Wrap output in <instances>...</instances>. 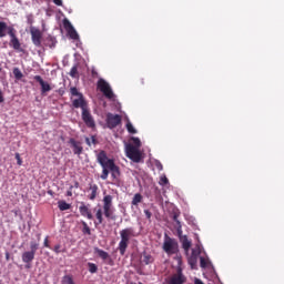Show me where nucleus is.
<instances>
[{"label": "nucleus", "mask_w": 284, "mask_h": 284, "mask_svg": "<svg viewBox=\"0 0 284 284\" xmlns=\"http://www.w3.org/2000/svg\"><path fill=\"white\" fill-rule=\"evenodd\" d=\"M97 161L102 168V173L100 179L106 181L111 172V178L113 182H118L121 176L120 168L115 164L113 159H109L105 151H100L97 155Z\"/></svg>", "instance_id": "f257e3e1"}, {"label": "nucleus", "mask_w": 284, "mask_h": 284, "mask_svg": "<svg viewBox=\"0 0 284 284\" xmlns=\"http://www.w3.org/2000/svg\"><path fill=\"white\" fill-rule=\"evenodd\" d=\"M120 242L118 244V251L121 256H124L126 253V250L129 247L131 239L135 237V232L133 227H125L122 229L120 232Z\"/></svg>", "instance_id": "f03ea898"}, {"label": "nucleus", "mask_w": 284, "mask_h": 284, "mask_svg": "<svg viewBox=\"0 0 284 284\" xmlns=\"http://www.w3.org/2000/svg\"><path fill=\"white\" fill-rule=\"evenodd\" d=\"M102 210H103V215L106 220L110 221H116V215L114 214V207H113V196L108 194L104 195L102 199Z\"/></svg>", "instance_id": "7ed1b4c3"}, {"label": "nucleus", "mask_w": 284, "mask_h": 284, "mask_svg": "<svg viewBox=\"0 0 284 284\" xmlns=\"http://www.w3.org/2000/svg\"><path fill=\"white\" fill-rule=\"evenodd\" d=\"M162 250L169 256L175 255L180 251L179 242L175 239H172L171 236L165 234L164 235V241H163V244H162Z\"/></svg>", "instance_id": "20e7f679"}, {"label": "nucleus", "mask_w": 284, "mask_h": 284, "mask_svg": "<svg viewBox=\"0 0 284 284\" xmlns=\"http://www.w3.org/2000/svg\"><path fill=\"white\" fill-rule=\"evenodd\" d=\"M71 101H73V108H80L81 112L88 109L84 97L77 87L71 88Z\"/></svg>", "instance_id": "39448f33"}, {"label": "nucleus", "mask_w": 284, "mask_h": 284, "mask_svg": "<svg viewBox=\"0 0 284 284\" xmlns=\"http://www.w3.org/2000/svg\"><path fill=\"white\" fill-rule=\"evenodd\" d=\"M125 155L133 163H141L143 160L140 149L135 148L133 144L125 145Z\"/></svg>", "instance_id": "423d86ee"}, {"label": "nucleus", "mask_w": 284, "mask_h": 284, "mask_svg": "<svg viewBox=\"0 0 284 284\" xmlns=\"http://www.w3.org/2000/svg\"><path fill=\"white\" fill-rule=\"evenodd\" d=\"M97 88L102 92L105 99H114L113 90L111 89L110 84L104 79H99L97 82Z\"/></svg>", "instance_id": "0eeeda50"}, {"label": "nucleus", "mask_w": 284, "mask_h": 284, "mask_svg": "<svg viewBox=\"0 0 284 284\" xmlns=\"http://www.w3.org/2000/svg\"><path fill=\"white\" fill-rule=\"evenodd\" d=\"M122 123V116L120 114L106 113L105 124L109 130L116 129Z\"/></svg>", "instance_id": "6e6552de"}, {"label": "nucleus", "mask_w": 284, "mask_h": 284, "mask_svg": "<svg viewBox=\"0 0 284 284\" xmlns=\"http://www.w3.org/2000/svg\"><path fill=\"white\" fill-rule=\"evenodd\" d=\"M81 120L88 129H95V120L89 109L81 112Z\"/></svg>", "instance_id": "1a4fd4ad"}, {"label": "nucleus", "mask_w": 284, "mask_h": 284, "mask_svg": "<svg viewBox=\"0 0 284 284\" xmlns=\"http://www.w3.org/2000/svg\"><path fill=\"white\" fill-rule=\"evenodd\" d=\"M62 26H64V30H67V33L69 34V37L71 39H73V40L79 39V34H78L77 30L74 29V27L68 19L62 20Z\"/></svg>", "instance_id": "9d476101"}, {"label": "nucleus", "mask_w": 284, "mask_h": 284, "mask_svg": "<svg viewBox=\"0 0 284 284\" xmlns=\"http://www.w3.org/2000/svg\"><path fill=\"white\" fill-rule=\"evenodd\" d=\"M31 41L36 48H41L42 32L34 27H31Z\"/></svg>", "instance_id": "9b49d317"}, {"label": "nucleus", "mask_w": 284, "mask_h": 284, "mask_svg": "<svg viewBox=\"0 0 284 284\" xmlns=\"http://www.w3.org/2000/svg\"><path fill=\"white\" fill-rule=\"evenodd\" d=\"M16 33H17L16 29H9V37H11V40L9 41V45H11V48L13 50L21 51V43H20L19 39L17 38Z\"/></svg>", "instance_id": "f8f14e48"}, {"label": "nucleus", "mask_w": 284, "mask_h": 284, "mask_svg": "<svg viewBox=\"0 0 284 284\" xmlns=\"http://www.w3.org/2000/svg\"><path fill=\"white\" fill-rule=\"evenodd\" d=\"M69 145H71V149H73V154L80 156L83 153V146L80 141L71 138L69 139Z\"/></svg>", "instance_id": "ddd939ff"}, {"label": "nucleus", "mask_w": 284, "mask_h": 284, "mask_svg": "<svg viewBox=\"0 0 284 284\" xmlns=\"http://www.w3.org/2000/svg\"><path fill=\"white\" fill-rule=\"evenodd\" d=\"M180 242L182 244V248L185 253H189L192 247V242L189 240L187 235L182 236V230H178Z\"/></svg>", "instance_id": "4468645a"}, {"label": "nucleus", "mask_w": 284, "mask_h": 284, "mask_svg": "<svg viewBox=\"0 0 284 284\" xmlns=\"http://www.w3.org/2000/svg\"><path fill=\"white\" fill-rule=\"evenodd\" d=\"M186 282V277L183 275L182 270H178V274H174L169 280L168 284H184Z\"/></svg>", "instance_id": "2eb2a0df"}, {"label": "nucleus", "mask_w": 284, "mask_h": 284, "mask_svg": "<svg viewBox=\"0 0 284 284\" xmlns=\"http://www.w3.org/2000/svg\"><path fill=\"white\" fill-rule=\"evenodd\" d=\"M34 79L36 81H38V83H40V92L42 97H44L47 92H51V85L47 81H44L40 75H36Z\"/></svg>", "instance_id": "dca6fc26"}, {"label": "nucleus", "mask_w": 284, "mask_h": 284, "mask_svg": "<svg viewBox=\"0 0 284 284\" xmlns=\"http://www.w3.org/2000/svg\"><path fill=\"white\" fill-rule=\"evenodd\" d=\"M80 215L87 217L88 220H93L91 210L84 203L80 205Z\"/></svg>", "instance_id": "f3484780"}, {"label": "nucleus", "mask_w": 284, "mask_h": 284, "mask_svg": "<svg viewBox=\"0 0 284 284\" xmlns=\"http://www.w3.org/2000/svg\"><path fill=\"white\" fill-rule=\"evenodd\" d=\"M36 253L32 251H27L22 253V262L24 264H31L34 261Z\"/></svg>", "instance_id": "a211bd4d"}, {"label": "nucleus", "mask_w": 284, "mask_h": 284, "mask_svg": "<svg viewBox=\"0 0 284 284\" xmlns=\"http://www.w3.org/2000/svg\"><path fill=\"white\" fill-rule=\"evenodd\" d=\"M10 29H14L13 27H9L6 22L0 21V39H3L7 34L10 36Z\"/></svg>", "instance_id": "6ab92c4d"}, {"label": "nucleus", "mask_w": 284, "mask_h": 284, "mask_svg": "<svg viewBox=\"0 0 284 284\" xmlns=\"http://www.w3.org/2000/svg\"><path fill=\"white\" fill-rule=\"evenodd\" d=\"M94 253H95L97 256H98L99 258H101L102 261H106V260L110 258V254H109L106 251L102 250V248L95 247V248H94Z\"/></svg>", "instance_id": "aec40b11"}, {"label": "nucleus", "mask_w": 284, "mask_h": 284, "mask_svg": "<svg viewBox=\"0 0 284 284\" xmlns=\"http://www.w3.org/2000/svg\"><path fill=\"white\" fill-rule=\"evenodd\" d=\"M89 190L91 191V193L88 195V199L90 201H94L98 196L99 186L97 184H92L90 185Z\"/></svg>", "instance_id": "412c9836"}, {"label": "nucleus", "mask_w": 284, "mask_h": 284, "mask_svg": "<svg viewBox=\"0 0 284 284\" xmlns=\"http://www.w3.org/2000/svg\"><path fill=\"white\" fill-rule=\"evenodd\" d=\"M142 263L144 265L153 264L154 263V257L151 254H149L148 252H143L142 253Z\"/></svg>", "instance_id": "4be33fe9"}, {"label": "nucleus", "mask_w": 284, "mask_h": 284, "mask_svg": "<svg viewBox=\"0 0 284 284\" xmlns=\"http://www.w3.org/2000/svg\"><path fill=\"white\" fill-rule=\"evenodd\" d=\"M72 205L70 203H67L64 200L58 201V209H60V212H65L71 210Z\"/></svg>", "instance_id": "5701e85b"}, {"label": "nucleus", "mask_w": 284, "mask_h": 284, "mask_svg": "<svg viewBox=\"0 0 284 284\" xmlns=\"http://www.w3.org/2000/svg\"><path fill=\"white\" fill-rule=\"evenodd\" d=\"M187 264L190 265L191 270H196L197 257L195 255H190L187 257Z\"/></svg>", "instance_id": "b1692460"}, {"label": "nucleus", "mask_w": 284, "mask_h": 284, "mask_svg": "<svg viewBox=\"0 0 284 284\" xmlns=\"http://www.w3.org/2000/svg\"><path fill=\"white\" fill-rule=\"evenodd\" d=\"M142 201H143L142 194L141 193H135L132 201H131V204L133 206H138L140 203H142Z\"/></svg>", "instance_id": "393cba45"}, {"label": "nucleus", "mask_w": 284, "mask_h": 284, "mask_svg": "<svg viewBox=\"0 0 284 284\" xmlns=\"http://www.w3.org/2000/svg\"><path fill=\"white\" fill-rule=\"evenodd\" d=\"M95 219L98 221V223H94L95 225H101L103 224V212L102 209H98L95 212Z\"/></svg>", "instance_id": "a878e982"}, {"label": "nucleus", "mask_w": 284, "mask_h": 284, "mask_svg": "<svg viewBox=\"0 0 284 284\" xmlns=\"http://www.w3.org/2000/svg\"><path fill=\"white\" fill-rule=\"evenodd\" d=\"M81 225H82V234L91 236V229L88 225V223L85 221H82Z\"/></svg>", "instance_id": "bb28decb"}, {"label": "nucleus", "mask_w": 284, "mask_h": 284, "mask_svg": "<svg viewBox=\"0 0 284 284\" xmlns=\"http://www.w3.org/2000/svg\"><path fill=\"white\" fill-rule=\"evenodd\" d=\"M87 266H88V271L90 274H95L98 273V265L95 263H92V262H88L87 263Z\"/></svg>", "instance_id": "cd10ccee"}, {"label": "nucleus", "mask_w": 284, "mask_h": 284, "mask_svg": "<svg viewBox=\"0 0 284 284\" xmlns=\"http://www.w3.org/2000/svg\"><path fill=\"white\" fill-rule=\"evenodd\" d=\"M125 128H126V131H128L129 134H136L138 133L136 129L133 126V124L131 122H128L125 124Z\"/></svg>", "instance_id": "c85d7f7f"}, {"label": "nucleus", "mask_w": 284, "mask_h": 284, "mask_svg": "<svg viewBox=\"0 0 284 284\" xmlns=\"http://www.w3.org/2000/svg\"><path fill=\"white\" fill-rule=\"evenodd\" d=\"M62 284H74V280L71 275L62 276Z\"/></svg>", "instance_id": "c756f323"}, {"label": "nucleus", "mask_w": 284, "mask_h": 284, "mask_svg": "<svg viewBox=\"0 0 284 284\" xmlns=\"http://www.w3.org/2000/svg\"><path fill=\"white\" fill-rule=\"evenodd\" d=\"M131 141L133 143V148L140 150V148L142 146L141 140L139 138H131Z\"/></svg>", "instance_id": "7c9ffc66"}, {"label": "nucleus", "mask_w": 284, "mask_h": 284, "mask_svg": "<svg viewBox=\"0 0 284 284\" xmlns=\"http://www.w3.org/2000/svg\"><path fill=\"white\" fill-rule=\"evenodd\" d=\"M30 248H31L30 252H33V253L37 254V251L39 250V243H38V242H34V241H31V243H30Z\"/></svg>", "instance_id": "2f4dec72"}, {"label": "nucleus", "mask_w": 284, "mask_h": 284, "mask_svg": "<svg viewBox=\"0 0 284 284\" xmlns=\"http://www.w3.org/2000/svg\"><path fill=\"white\" fill-rule=\"evenodd\" d=\"M169 183H170V182H169V179H168L165 175H163V176L160 178L159 185L165 186V185H168Z\"/></svg>", "instance_id": "473e14b6"}, {"label": "nucleus", "mask_w": 284, "mask_h": 284, "mask_svg": "<svg viewBox=\"0 0 284 284\" xmlns=\"http://www.w3.org/2000/svg\"><path fill=\"white\" fill-rule=\"evenodd\" d=\"M200 266H201V268H206L207 267V261L203 256L200 257Z\"/></svg>", "instance_id": "72a5a7b5"}, {"label": "nucleus", "mask_w": 284, "mask_h": 284, "mask_svg": "<svg viewBox=\"0 0 284 284\" xmlns=\"http://www.w3.org/2000/svg\"><path fill=\"white\" fill-rule=\"evenodd\" d=\"M144 215L146 217L148 221H151L152 219V212L150 210H144Z\"/></svg>", "instance_id": "f704fd0d"}, {"label": "nucleus", "mask_w": 284, "mask_h": 284, "mask_svg": "<svg viewBox=\"0 0 284 284\" xmlns=\"http://www.w3.org/2000/svg\"><path fill=\"white\" fill-rule=\"evenodd\" d=\"M53 252L55 254H60L62 251H61V244H55V246H53Z\"/></svg>", "instance_id": "c9c22d12"}, {"label": "nucleus", "mask_w": 284, "mask_h": 284, "mask_svg": "<svg viewBox=\"0 0 284 284\" xmlns=\"http://www.w3.org/2000/svg\"><path fill=\"white\" fill-rule=\"evenodd\" d=\"M200 254H201L200 248H197V250L193 248L191 256H194V255H195V258H197Z\"/></svg>", "instance_id": "e433bc0d"}, {"label": "nucleus", "mask_w": 284, "mask_h": 284, "mask_svg": "<svg viewBox=\"0 0 284 284\" xmlns=\"http://www.w3.org/2000/svg\"><path fill=\"white\" fill-rule=\"evenodd\" d=\"M16 161H18V165L21 166L22 165V160L19 153H16Z\"/></svg>", "instance_id": "4c0bfd02"}, {"label": "nucleus", "mask_w": 284, "mask_h": 284, "mask_svg": "<svg viewBox=\"0 0 284 284\" xmlns=\"http://www.w3.org/2000/svg\"><path fill=\"white\" fill-rule=\"evenodd\" d=\"M73 187H74L73 185H71V187H69V191H67V197L73 196V192H72Z\"/></svg>", "instance_id": "58836bf2"}, {"label": "nucleus", "mask_w": 284, "mask_h": 284, "mask_svg": "<svg viewBox=\"0 0 284 284\" xmlns=\"http://www.w3.org/2000/svg\"><path fill=\"white\" fill-rule=\"evenodd\" d=\"M16 75V79L19 81L20 79H22L23 73L22 72H16L13 73Z\"/></svg>", "instance_id": "ea45409f"}, {"label": "nucleus", "mask_w": 284, "mask_h": 284, "mask_svg": "<svg viewBox=\"0 0 284 284\" xmlns=\"http://www.w3.org/2000/svg\"><path fill=\"white\" fill-rule=\"evenodd\" d=\"M53 3H55V6H58V7H62L63 6V1L62 0H53Z\"/></svg>", "instance_id": "a19ab883"}, {"label": "nucleus", "mask_w": 284, "mask_h": 284, "mask_svg": "<svg viewBox=\"0 0 284 284\" xmlns=\"http://www.w3.org/2000/svg\"><path fill=\"white\" fill-rule=\"evenodd\" d=\"M44 247L50 248L49 236L44 237Z\"/></svg>", "instance_id": "79ce46f5"}, {"label": "nucleus", "mask_w": 284, "mask_h": 284, "mask_svg": "<svg viewBox=\"0 0 284 284\" xmlns=\"http://www.w3.org/2000/svg\"><path fill=\"white\" fill-rule=\"evenodd\" d=\"M0 103H4V95L1 89H0Z\"/></svg>", "instance_id": "37998d69"}, {"label": "nucleus", "mask_w": 284, "mask_h": 284, "mask_svg": "<svg viewBox=\"0 0 284 284\" xmlns=\"http://www.w3.org/2000/svg\"><path fill=\"white\" fill-rule=\"evenodd\" d=\"M173 221H174L179 226H181V222L178 220V215H174V216H173Z\"/></svg>", "instance_id": "c03bdc74"}, {"label": "nucleus", "mask_w": 284, "mask_h": 284, "mask_svg": "<svg viewBox=\"0 0 284 284\" xmlns=\"http://www.w3.org/2000/svg\"><path fill=\"white\" fill-rule=\"evenodd\" d=\"M194 284H205L202 280L200 278H195L194 280Z\"/></svg>", "instance_id": "a18cd8bd"}, {"label": "nucleus", "mask_w": 284, "mask_h": 284, "mask_svg": "<svg viewBox=\"0 0 284 284\" xmlns=\"http://www.w3.org/2000/svg\"><path fill=\"white\" fill-rule=\"evenodd\" d=\"M91 144H93V145L97 144V139H95V136H91Z\"/></svg>", "instance_id": "49530a36"}, {"label": "nucleus", "mask_w": 284, "mask_h": 284, "mask_svg": "<svg viewBox=\"0 0 284 284\" xmlns=\"http://www.w3.org/2000/svg\"><path fill=\"white\" fill-rule=\"evenodd\" d=\"M85 144H87L88 146H91V140H90V138H85Z\"/></svg>", "instance_id": "de8ad7c7"}, {"label": "nucleus", "mask_w": 284, "mask_h": 284, "mask_svg": "<svg viewBox=\"0 0 284 284\" xmlns=\"http://www.w3.org/2000/svg\"><path fill=\"white\" fill-rule=\"evenodd\" d=\"M71 72H78V68L77 67L71 68Z\"/></svg>", "instance_id": "09e8293b"}, {"label": "nucleus", "mask_w": 284, "mask_h": 284, "mask_svg": "<svg viewBox=\"0 0 284 284\" xmlns=\"http://www.w3.org/2000/svg\"><path fill=\"white\" fill-rule=\"evenodd\" d=\"M69 74H71V77L75 78L77 74H78V72H71V73H69Z\"/></svg>", "instance_id": "8fccbe9b"}, {"label": "nucleus", "mask_w": 284, "mask_h": 284, "mask_svg": "<svg viewBox=\"0 0 284 284\" xmlns=\"http://www.w3.org/2000/svg\"><path fill=\"white\" fill-rule=\"evenodd\" d=\"M79 186H80L79 182H75V184L73 185V187L75 189H79Z\"/></svg>", "instance_id": "3c124183"}, {"label": "nucleus", "mask_w": 284, "mask_h": 284, "mask_svg": "<svg viewBox=\"0 0 284 284\" xmlns=\"http://www.w3.org/2000/svg\"><path fill=\"white\" fill-rule=\"evenodd\" d=\"M26 267L27 270L31 268V263H27Z\"/></svg>", "instance_id": "603ef678"}, {"label": "nucleus", "mask_w": 284, "mask_h": 284, "mask_svg": "<svg viewBox=\"0 0 284 284\" xmlns=\"http://www.w3.org/2000/svg\"><path fill=\"white\" fill-rule=\"evenodd\" d=\"M41 240V234H38V242H40Z\"/></svg>", "instance_id": "864d4df0"}, {"label": "nucleus", "mask_w": 284, "mask_h": 284, "mask_svg": "<svg viewBox=\"0 0 284 284\" xmlns=\"http://www.w3.org/2000/svg\"><path fill=\"white\" fill-rule=\"evenodd\" d=\"M6 256H7V261H9L10 254H9V253H7V254H6Z\"/></svg>", "instance_id": "5fc2aeb1"}, {"label": "nucleus", "mask_w": 284, "mask_h": 284, "mask_svg": "<svg viewBox=\"0 0 284 284\" xmlns=\"http://www.w3.org/2000/svg\"><path fill=\"white\" fill-rule=\"evenodd\" d=\"M13 72H19V69H17V68H16V69H13Z\"/></svg>", "instance_id": "6e6d98bb"}, {"label": "nucleus", "mask_w": 284, "mask_h": 284, "mask_svg": "<svg viewBox=\"0 0 284 284\" xmlns=\"http://www.w3.org/2000/svg\"><path fill=\"white\" fill-rule=\"evenodd\" d=\"M138 284H143L142 282H139Z\"/></svg>", "instance_id": "4d7b16f0"}, {"label": "nucleus", "mask_w": 284, "mask_h": 284, "mask_svg": "<svg viewBox=\"0 0 284 284\" xmlns=\"http://www.w3.org/2000/svg\"><path fill=\"white\" fill-rule=\"evenodd\" d=\"M131 284H135V283H131Z\"/></svg>", "instance_id": "13d9d810"}]
</instances>
